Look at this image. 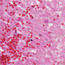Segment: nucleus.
Here are the masks:
<instances>
[{"label": "nucleus", "mask_w": 65, "mask_h": 65, "mask_svg": "<svg viewBox=\"0 0 65 65\" xmlns=\"http://www.w3.org/2000/svg\"><path fill=\"white\" fill-rule=\"evenodd\" d=\"M30 41H33V40H32V39H31V40H30Z\"/></svg>", "instance_id": "1"}, {"label": "nucleus", "mask_w": 65, "mask_h": 65, "mask_svg": "<svg viewBox=\"0 0 65 65\" xmlns=\"http://www.w3.org/2000/svg\"><path fill=\"white\" fill-rule=\"evenodd\" d=\"M16 32H16V31L15 32V33H16Z\"/></svg>", "instance_id": "2"}]
</instances>
